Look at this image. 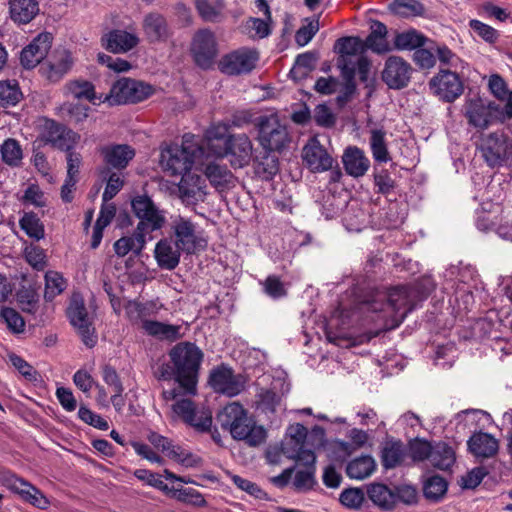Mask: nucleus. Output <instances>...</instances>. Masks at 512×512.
Wrapping results in <instances>:
<instances>
[{"label":"nucleus","mask_w":512,"mask_h":512,"mask_svg":"<svg viewBox=\"0 0 512 512\" xmlns=\"http://www.w3.org/2000/svg\"><path fill=\"white\" fill-rule=\"evenodd\" d=\"M333 52L334 66L339 71L340 76L319 77L314 90L322 95H331L337 91H343L344 95L338 96L337 101L340 105L347 101L352 94V36H346L336 40Z\"/></svg>","instance_id":"obj_1"},{"label":"nucleus","mask_w":512,"mask_h":512,"mask_svg":"<svg viewBox=\"0 0 512 512\" xmlns=\"http://www.w3.org/2000/svg\"><path fill=\"white\" fill-rule=\"evenodd\" d=\"M217 418L222 428L228 430L234 439L244 440L250 446L260 445L266 438L264 428L256 425L247 410L238 402L226 405Z\"/></svg>","instance_id":"obj_2"},{"label":"nucleus","mask_w":512,"mask_h":512,"mask_svg":"<svg viewBox=\"0 0 512 512\" xmlns=\"http://www.w3.org/2000/svg\"><path fill=\"white\" fill-rule=\"evenodd\" d=\"M169 356L175 368V381L185 388L186 394H195L202 351L195 344L185 342L174 346Z\"/></svg>","instance_id":"obj_3"},{"label":"nucleus","mask_w":512,"mask_h":512,"mask_svg":"<svg viewBox=\"0 0 512 512\" xmlns=\"http://www.w3.org/2000/svg\"><path fill=\"white\" fill-rule=\"evenodd\" d=\"M170 231L171 239L184 254H194L207 245L203 231L191 218L182 215L171 216Z\"/></svg>","instance_id":"obj_4"},{"label":"nucleus","mask_w":512,"mask_h":512,"mask_svg":"<svg viewBox=\"0 0 512 512\" xmlns=\"http://www.w3.org/2000/svg\"><path fill=\"white\" fill-rule=\"evenodd\" d=\"M203 153L202 149L184 137L181 146L170 145L161 152L162 168L173 176H184L190 171L195 159Z\"/></svg>","instance_id":"obj_5"},{"label":"nucleus","mask_w":512,"mask_h":512,"mask_svg":"<svg viewBox=\"0 0 512 512\" xmlns=\"http://www.w3.org/2000/svg\"><path fill=\"white\" fill-rule=\"evenodd\" d=\"M257 140L266 151H280L289 141L288 131L276 114L261 115L257 118Z\"/></svg>","instance_id":"obj_6"},{"label":"nucleus","mask_w":512,"mask_h":512,"mask_svg":"<svg viewBox=\"0 0 512 512\" xmlns=\"http://www.w3.org/2000/svg\"><path fill=\"white\" fill-rule=\"evenodd\" d=\"M131 206L133 213L140 220L136 230L146 238L150 233L160 230L164 226L166 222L164 211L159 209L148 196L134 197Z\"/></svg>","instance_id":"obj_7"},{"label":"nucleus","mask_w":512,"mask_h":512,"mask_svg":"<svg viewBox=\"0 0 512 512\" xmlns=\"http://www.w3.org/2000/svg\"><path fill=\"white\" fill-rule=\"evenodd\" d=\"M153 91V87L149 84L130 78H122L112 85L110 93L104 98V102H108L110 105L138 103L150 97Z\"/></svg>","instance_id":"obj_8"},{"label":"nucleus","mask_w":512,"mask_h":512,"mask_svg":"<svg viewBox=\"0 0 512 512\" xmlns=\"http://www.w3.org/2000/svg\"><path fill=\"white\" fill-rule=\"evenodd\" d=\"M0 484L34 507L45 510L50 505L48 498L37 487L11 471H0Z\"/></svg>","instance_id":"obj_9"},{"label":"nucleus","mask_w":512,"mask_h":512,"mask_svg":"<svg viewBox=\"0 0 512 512\" xmlns=\"http://www.w3.org/2000/svg\"><path fill=\"white\" fill-rule=\"evenodd\" d=\"M38 137L45 144L62 151L71 150L79 139V136L65 125L48 118L40 120Z\"/></svg>","instance_id":"obj_10"},{"label":"nucleus","mask_w":512,"mask_h":512,"mask_svg":"<svg viewBox=\"0 0 512 512\" xmlns=\"http://www.w3.org/2000/svg\"><path fill=\"white\" fill-rule=\"evenodd\" d=\"M224 150L219 154L227 157L232 168L240 169L249 165L253 155V143L245 133L231 134L225 138Z\"/></svg>","instance_id":"obj_11"},{"label":"nucleus","mask_w":512,"mask_h":512,"mask_svg":"<svg viewBox=\"0 0 512 512\" xmlns=\"http://www.w3.org/2000/svg\"><path fill=\"white\" fill-rule=\"evenodd\" d=\"M190 52L197 66L210 68L218 54L214 33L207 28L196 31L191 40Z\"/></svg>","instance_id":"obj_12"},{"label":"nucleus","mask_w":512,"mask_h":512,"mask_svg":"<svg viewBox=\"0 0 512 512\" xmlns=\"http://www.w3.org/2000/svg\"><path fill=\"white\" fill-rule=\"evenodd\" d=\"M259 60L255 49L240 48L225 54L219 61L220 71L226 75H241L250 73Z\"/></svg>","instance_id":"obj_13"},{"label":"nucleus","mask_w":512,"mask_h":512,"mask_svg":"<svg viewBox=\"0 0 512 512\" xmlns=\"http://www.w3.org/2000/svg\"><path fill=\"white\" fill-rule=\"evenodd\" d=\"M430 91L444 102H453L463 93L459 75L450 70H440L429 81Z\"/></svg>","instance_id":"obj_14"},{"label":"nucleus","mask_w":512,"mask_h":512,"mask_svg":"<svg viewBox=\"0 0 512 512\" xmlns=\"http://www.w3.org/2000/svg\"><path fill=\"white\" fill-rule=\"evenodd\" d=\"M413 68L400 56H389L382 71L383 82L393 90L406 88L412 77Z\"/></svg>","instance_id":"obj_15"},{"label":"nucleus","mask_w":512,"mask_h":512,"mask_svg":"<svg viewBox=\"0 0 512 512\" xmlns=\"http://www.w3.org/2000/svg\"><path fill=\"white\" fill-rule=\"evenodd\" d=\"M209 384L215 392L234 397L244 390L245 379L240 374H234L231 368L221 365L211 371Z\"/></svg>","instance_id":"obj_16"},{"label":"nucleus","mask_w":512,"mask_h":512,"mask_svg":"<svg viewBox=\"0 0 512 512\" xmlns=\"http://www.w3.org/2000/svg\"><path fill=\"white\" fill-rule=\"evenodd\" d=\"M170 409V417L173 421L182 420L197 430L206 431L212 424L211 415L205 412L198 415L196 406L190 399L181 398L174 402Z\"/></svg>","instance_id":"obj_17"},{"label":"nucleus","mask_w":512,"mask_h":512,"mask_svg":"<svg viewBox=\"0 0 512 512\" xmlns=\"http://www.w3.org/2000/svg\"><path fill=\"white\" fill-rule=\"evenodd\" d=\"M70 323L75 327L86 346L93 347L96 343L94 328L92 327L84 303L73 299L67 309Z\"/></svg>","instance_id":"obj_18"},{"label":"nucleus","mask_w":512,"mask_h":512,"mask_svg":"<svg viewBox=\"0 0 512 512\" xmlns=\"http://www.w3.org/2000/svg\"><path fill=\"white\" fill-rule=\"evenodd\" d=\"M327 337L329 341L338 346L350 348L352 346V320L348 313L335 311L327 324Z\"/></svg>","instance_id":"obj_19"},{"label":"nucleus","mask_w":512,"mask_h":512,"mask_svg":"<svg viewBox=\"0 0 512 512\" xmlns=\"http://www.w3.org/2000/svg\"><path fill=\"white\" fill-rule=\"evenodd\" d=\"M362 41L354 36V79L357 78L365 88L372 91L376 84L377 67L365 51L358 53Z\"/></svg>","instance_id":"obj_20"},{"label":"nucleus","mask_w":512,"mask_h":512,"mask_svg":"<svg viewBox=\"0 0 512 512\" xmlns=\"http://www.w3.org/2000/svg\"><path fill=\"white\" fill-rule=\"evenodd\" d=\"M409 294L410 289L408 287H395L389 291L387 296H383L387 300L386 303H381L378 305L377 302H373L369 305V309L375 312L391 309L393 312L400 316L401 320H403L408 312L412 310Z\"/></svg>","instance_id":"obj_21"},{"label":"nucleus","mask_w":512,"mask_h":512,"mask_svg":"<svg viewBox=\"0 0 512 512\" xmlns=\"http://www.w3.org/2000/svg\"><path fill=\"white\" fill-rule=\"evenodd\" d=\"M480 149L487 164L495 167L507 158L509 144L503 133L494 132L482 140Z\"/></svg>","instance_id":"obj_22"},{"label":"nucleus","mask_w":512,"mask_h":512,"mask_svg":"<svg viewBox=\"0 0 512 512\" xmlns=\"http://www.w3.org/2000/svg\"><path fill=\"white\" fill-rule=\"evenodd\" d=\"M302 157L313 172H323L333 167V158L316 137L311 138L303 147Z\"/></svg>","instance_id":"obj_23"},{"label":"nucleus","mask_w":512,"mask_h":512,"mask_svg":"<svg viewBox=\"0 0 512 512\" xmlns=\"http://www.w3.org/2000/svg\"><path fill=\"white\" fill-rule=\"evenodd\" d=\"M52 37L49 33L39 34L33 41L23 48L20 62L26 69L37 66L48 54L51 48Z\"/></svg>","instance_id":"obj_24"},{"label":"nucleus","mask_w":512,"mask_h":512,"mask_svg":"<svg viewBox=\"0 0 512 512\" xmlns=\"http://www.w3.org/2000/svg\"><path fill=\"white\" fill-rule=\"evenodd\" d=\"M179 192L188 205L203 202L207 195L205 179L196 174L184 175L179 183Z\"/></svg>","instance_id":"obj_25"},{"label":"nucleus","mask_w":512,"mask_h":512,"mask_svg":"<svg viewBox=\"0 0 512 512\" xmlns=\"http://www.w3.org/2000/svg\"><path fill=\"white\" fill-rule=\"evenodd\" d=\"M498 110V105L489 103L486 105L482 100H471L466 107L465 116L470 125L476 128L485 129L492 122V112Z\"/></svg>","instance_id":"obj_26"},{"label":"nucleus","mask_w":512,"mask_h":512,"mask_svg":"<svg viewBox=\"0 0 512 512\" xmlns=\"http://www.w3.org/2000/svg\"><path fill=\"white\" fill-rule=\"evenodd\" d=\"M138 43L139 38L136 34L120 29H114L102 37L103 46L113 53L128 52Z\"/></svg>","instance_id":"obj_27"},{"label":"nucleus","mask_w":512,"mask_h":512,"mask_svg":"<svg viewBox=\"0 0 512 512\" xmlns=\"http://www.w3.org/2000/svg\"><path fill=\"white\" fill-rule=\"evenodd\" d=\"M182 250L171 238L161 239L155 246L154 256L160 268L175 269L179 262Z\"/></svg>","instance_id":"obj_28"},{"label":"nucleus","mask_w":512,"mask_h":512,"mask_svg":"<svg viewBox=\"0 0 512 512\" xmlns=\"http://www.w3.org/2000/svg\"><path fill=\"white\" fill-rule=\"evenodd\" d=\"M73 60L67 50H57L41 67L46 77L53 82L59 81L72 67Z\"/></svg>","instance_id":"obj_29"},{"label":"nucleus","mask_w":512,"mask_h":512,"mask_svg":"<svg viewBox=\"0 0 512 512\" xmlns=\"http://www.w3.org/2000/svg\"><path fill=\"white\" fill-rule=\"evenodd\" d=\"M407 457V449L401 440L394 438L386 440L381 448V464L384 469H394L401 466Z\"/></svg>","instance_id":"obj_30"},{"label":"nucleus","mask_w":512,"mask_h":512,"mask_svg":"<svg viewBox=\"0 0 512 512\" xmlns=\"http://www.w3.org/2000/svg\"><path fill=\"white\" fill-rule=\"evenodd\" d=\"M144 34L150 42H162L167 40L170 30L163 15L152 12L147 14L142 23Z\"/></svg>","instance_id":"obj_31"},{"label":"nucleus","mask_w":512,"mask_h":512,"mask_svg":"<svg viewBox=\"0 0 512 512\" xmlns=\"http://www.w3.org/2000/svg\"><path fill=\"white\" fill-rule=\"evenodd\" d=\"M469 451L476 457L490 458L498 451V441L489 433H474L467 441Z\"/></svg>","instance_id":"obj_32"},{"label":"nucleus","mask_w":512,"mask_h":512,"mask_svg":"<svg viewBox=\"0 0 512 512\" xmlns=\"http://www.w3.org/2000/svg\"><path fill=\"white\" fill-rule=\"evenodd\" d=\"M101 153L105 162L116 169L125 168L135 156V150L127 144L103 147Z\"/></svg>","instance_id":"obj_33"},{"label":"nucleus","mask_w":512,"mask_h":512,"mask_svg":"<svg viewBox=\"0 0 512 512\" xmlns=\"http://www.w3.org/2000/svg\"><path fill=\"white\" fill-rule=\"evenodd\" d=\"M253 169L256 177L271 181L279 172L278 157L272 151L264 150L253 159Z\"/></svg>","instance_id":"obj_34"},{"label":"nucleus","mask_w":512,"mask_h":512,"mask_svg":"<svg viewBox=\"0 0 512 512\" xmlns=\"http://www.w3.org/2000/svg\"><path fill=\"white\" fill-rule=\"evenodd\" d=\"M39 12L36 0H11L10 17L18 24H27L34 19Z\"/></svg>","instance_id":"obj_35"},{"label":"nucleus","mask_w":512,"mask_h":512,"mask_svg":"<svg viewBox=\"0 0 512 512\" xmlns=\"http://www.w3.org/2000/svg\"><path fill=\"white\" fill-rule=\"evenodd\" d=\"M369 147L376 163H387L392 160L388 149L386 131L383 128L370 130Z\"/></svg>","instance_id":"obj_36"},{"label":"nucleus","mask_w":512,"mask_h":512,"mask_svg":"<svg viewBox=\"0 0 512 512\" xmlns=\"http://www.w3.org/2000/svg\"><path fill=\"white\" fill-rule=\"evenodd\" d=\"M142 329L150 336L160 340L175 341L181 337L180 327L158 321L143 320Z\"/></svg>","instance_id":"obj_37"},{"label":"nucleus","mask_w":512,"mask_h":512,"mask_svg":"<svg viewBox=\"0 0 512 512\" xmlns=\"http://www.w3.org/2000/svg\"><path fill=\"white\" fill-rule=\"evenodd\" d=\"M204 174L212 186L224 188L233 181V174L225 164L218 161L209 162L204 169Z\"/></svg>","instance_id":"obj_38"},{"label":"nucleus","mask_w":512,"mask_h":512,"mask_svg":"<svg viewBox=\"0 0 512 512\" xmlns=\"http://www.w3.org/2000/svg\"><path fill=\"white\" fill-rule=\"evenodd\" d=\"M455 460V452L448 444L438 442L432 446L429 462L435 468L447 470L455 463Z\"/></svg>","instance_id":"obj_39"},{"label":"nucleus","mask_w":512,"mask_h":512,"mask_svg":"<svg viewBox=\"0 0 512 512\" xmlns=\"http://www.w3.org/2000/svg\"><path fill=\"white\" fill-rule=\"evenodd\" d=\"M146 242L147 238L140 232L135 230L132 236L122 237L118 239L114 243V251L116 255L119 257H124L129 252H133L138 255L143 250Z\"/></svg>","instance_id":"obj_40"},{"label":"nucleus","mask_w":512,"mask_h":512,"mask_svg":"<svg viewBox=\"0 0 512 512\" xmlns=\"http://www.w3.org/2000/svg\"><path fill=\"white\" fill-rule=\"evenodd\" d=\"M318 60V55L315 52H305L299 54L293 67L290 70V76L295 81L305 79L315 68Z\"/></svg>","instance_id":"obj_41"},{"label":"nucleus","mask_w":512,"mask_h":512,"mask_svg":"<svg viewBox=\"0 0 512 512\" xmlns=\"http://www.w3.org/2000/svg\"><path fill=\"white\" fill-rule=\"evenodd\" d=\"M372 31L366 39L365 45L372 51L381 54L390 50L389 44L386 40L387 27L380 21H375L372 24Z\"/></svg>","instance_id":"obj_42"},{"label":"nucleus","mask_w":512,"mask_h":512,"mask_svg":"<svg viewBox=\"0 0 512 512\" xmlns=\"http://www.w3.org/2000/svg\"><path fill=\"white\" fill-rule=\"evenodd\" d=\"M370 500L384 509H392L396 504V496L394 491L390 490L386 485L374 483L367 489Z\"/></svg>","instance_id":"obj_43"},{"label":"nucleus","mask_w":512,"mask_h":512,"mask_svg":"<svg viewBox=\"0 0 512 512\" xmlns=\"http://www.w3.org/2000/svg\"><path fill=\"white\" fill-rule=\"evenodd\" d=\"M64 89L67 96L75 99H86L93 104L96 103L97 99L101 100V97H96L93 84L86 80L70 81L65 85Z\"/></svg>","instance_id":"obj_44"},{"label":"nucleus","mask_w":512,"mask_h":512,"mask_svg":"<svg viewBox=\"0 0 512 512\" xmlns=\"http://www.w3.org/2000/svg\"><path fill=\"white\" fill-rule=\"evenodd\" d=\"M427 38L415 29H410L396 34L394 37V47L397 50H417L423 47Z\"/></svg>","instance_id":"obj_45"},{"label":"nucleus","mask_w":512,"mask_h":512,"mask_svg":"<svg viewBox=\"0 0 512 512\" xmlns=\"http://www.w3.org/2000/svg\"><path fill=\"white\" fill-rule=\"evenodd\" d=\"M196 9L204 21L217 22L223 16V0H195Z\"/></svg>","instance_id":"obj_46"},{"label":"nucleus","mask_w":512,"mask_h":512,"mask_svg":"<svg viewBox=\"0 0 512 512\" xmlns=\"http://www.w3.org/2000/svg\"><path fill=\"white\" fill-rule=\"evenodd\" d=\"M21 229L32 239L41 240L44 238L45 229L40 218L33 212H26L19 220Z\"/></svg>","instance_id":"obj_47"},{"label":"nucleus","mask_w":512,"mask_h":512,"mask_svg":"<svg viewBox=\"0 0 512 512\" xmlns=\"http://www.w3.org/2000/svg\"><path fill=\"white\" fill-rule=\"evenodd\" d=\"M0 152L5 164L11 167H17L21 164L23 152L17 140L13 138L6 139L0 147Z\"/></svg>","instance_id":"obj_48"},{"label":"nucleus","mask_w":512,"mask_h":512,"mask_svg":"<svg viewBox=\"0 0 512 512\" xmlns=\"http://www.w3.org/2000/svg\"><path fill=\"white\" fill-rule=\"evenodd\" d=\"M448 483L446 480L438 475L428 477L423 484V494L427 499L438 501L446 493Z\"/></svg>","instance_id":"obj_49"},{"label":"nucleus","mask_w":512,"mask_h":512,"mask_svg":"<svg viewBox=\"0 0 512 512\" xmlns=\"http://www.w3.org/2000/svg\"><path fill=\"white\" fill-rule=\"evenodd\" d=\"M282 452L283 454L290 458V459H296L300 462H302L306 468L307 467H314L316 456L310 446H307L305 444L304 446L300 447H289V443L285 444L283 446Z\"/></svg>","instance_id":"obj_50"},{"label":"nucleus","mask_w":512,"mask_h":512,"mask_svg":"<svg viewBox=\"0 0 512 512\" xmlns=\"http://www.w3.org/2000/svg\"><path fill=\"white\" fill-rule=\"evenodd\" d=\"M172 488L167 496L175 498L177 501L190 504L196 507H203L206 505V500L203 495L193 488Z\"/></svg>","instance_id":"obj_51"},{"label":"nucleus","mask_w":512,"mask_h":512,"mask_svg":"<svg viewBox=\"0 0 512 512\" xmlns=\"http://www.w3.org/2000/svg\"><path fill=\"white\" fill-rule=\"evenodd\" d=\"M21 97L22 93L15 80L0 81V103L3 106H14Z\"/></svg>","instance_id":"obj_52"},{"label":"nucleus","mask_w":512,"mask_h":512,"mask_svg":"<svg viewBox=\"0 0 512 512\" xmlns=\"http://www.w3.org/2000/svg\"><path fill=\"white\" fill-rule=\"evenodd\" d=\"M66 287V281L61 274L55 271H48L45 274V292L46 300H53L57 295L62 293Z\"/></svg>","instance_id":"obj_53"},{"label":"nucleus","mask_w":512,"mask_h":512,"mask_svg":"<svg viewBox=\"0 0 512 512\" xmlns=\"http://www.w3.org/2000/svg\"><path fill=\"white\" fill-rule=\"evenodd\" d=\"M389 9L396 15L408 17L420 15L424 11L423 5L417 0H394Z\"/></svg>","instance_id":"obj_54"},{"label":"nucleus","mask_w":512,"mask_h":512,"mask_svg":"<svg viewBox=\"0 0 512 512\" xmlns=\"http://www.w3.org/2000/svg\"><path fill=\"white\" fill-rule=\"evenodd\" d=\"M0 319L6 324L7 328L14 334H19L25 330V321L23 317L13 308L5 307L0 311Z\"/></svg>","instance_id":"obj_55"},{"label":"nucleus","mask_w":512,"mask_h":512,"mask_svg":"<svg viewBox=\"0 0 512 512\" xmlns=\"http://www.w3.org/2000/svg\"><path fill=\"white\" fill-rule=\"evenodd\" d=\"M17 301L22 311L35 314L38 310L39 298L35 290L23 287L17 292Z\"/></svg>","instance_id":"obj_56"},{"label":"nucleus","mask_w":512,"mask_h":512,"mask_svg":"<svg viewBox=\"0 0 512 512\" xmlns=\"http://www.w3.org/2000/svg\"><path fill=\"white\" fill-rule=\"evenodd\" d=\"M134 475L139 480L145 482L149 486H152L161 492H163L165 495L169 494V492H172V488L169 487L161 478V475L154 473L147 469H137L134 472Z\"/></svg>","instance_id":"obj_57"},{"label":"nucleus","mask_w":512,"mask_h":512,"mask_svg":"<svg viewBox=\"0 0 512 512\" xmlns=\"http://www.w3.org/2000/svg\"><path fill=\"white\" fill-rule=\"evenodd\" d=\"M282 397L272 390H263L259 394L258 407L265 413H274L281 407Z\"/></svg>","instance_id":"obj_58"},{"label":"nucleus","mask_w":512,"mask_h":512,"mask_svg":"<svg viewBox=\"0 0 512 512\" xmlns=\"http://www.w3.org/2000/svg\"><path fill=\"white\" fill-rule=\"evenodd\" d=\"M316 484L315 467L298 470L294 476L293 486L297 491H308Z\"/></svg>","instance_id":"obj_59"},{"label":"nucleus","mask_w":512,"mask_h":512,"mask_svg":"<svg viewBox=\"0 0 512 512\" xmlns=\"http://www.w3.org/2000/svg\"><path fill=\"white\" fill-rule=\"evenodd\" d=\"M376 469V463L372 456L364 455L354 458V479H365Z\"/></svg>","instance_id":"obj_60"},{"label":"nucleus","mask_w":512,"mask_h":512,"mask_svg":"<svg viewBox=\"0 0 512 512\" xmlns=\"http://www.w3.org/2000/svg\"><path fill=\"white\" fill-rule=\"evenodd\" d=\"M307 436L308 431L304 425L299 423L291 425L287 430V438L282 443V447L287 443L290 448L304 446Z\"/></svg>","instance_id":"obj_61"},{"label":"nucleus","mask_w":512,"mask_h":512,"mask_svg":"<svg viewBox=\"0 0 512 512\" xmlns=\"http://www.w3.org/2000/svg\"><path fill=\"white\" fill-rule=\"evenodd\" d=\"M9 360L13 367L27 380L37 381L39 374L37 370L26 360L16 354H10Z\"/></svg>","instance_id":"obj_62"},{"label":"nucleus","mask_w":512,"mask_h":512,"mask_svg":"<svg viewBox=\"0 0 512 512\" xmlns=\"http://www.w3.org/2000/svg\"><path fill=\"white\" fill-rule=\"evenodd\" d=\"M151 309L152 304L150 303L129 302L125 310L132 323L137 324L140 322L142 324V321L146 320L145 317L149 315Z\"/></svg>","instance_id":"obj_63"},{"label":"nucleus","mask_w":512,"mask_h":512,"mask_svg":"<svg viewBox=\"0 0 512 512\" xmlns=\"http://www.w3.org/2000/svg\"><path fill=\"white\" fill-rule=\"evenodd\" d=\"M494 231L501 238L512 241V210L501 212Z\"/></svg>","instance_id":"obj_64"}]
</instances>
